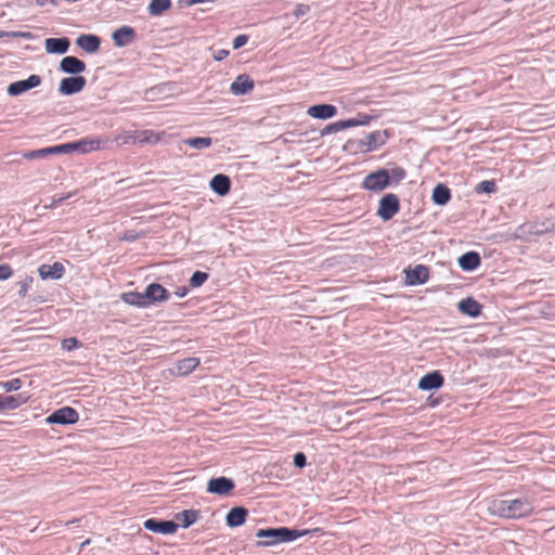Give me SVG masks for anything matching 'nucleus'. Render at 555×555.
Wrapping results in <instances>:
<instances>
[{
  "label": "nucleus",
  "mask_w": 555,
  "mask_h": 555,
  "mask_svg": "<svg viewBox=\"0 0 555 555\" xmlns=\"http://www.w3.org/2000/svg\"><path fill=\"white\" fill-rule=\"evenodd\" d=\"M534 509L533 499L521 496L516 499H495L489 502L488 512L507 519L530 516Z\"/></svg>",
  "instance_id": "nucleus-1"
},
{
  "label": "nucleus",
  "mask_w": 555,
  "mask_h": 555,
  "mask_svg": "<svg viewBox=\"0 0 555 555\" xmlns=\"http://www.w3.org/2000/svg\"><path fill=\"white\" fill-rule=\"evenodd\" d=\"M308 530L291 529L287 527L267 528L257 531V538H266L261 545L271 546L279 543L292 542L300 537L308 534Z\"/></svg>",
  "instance_id": "nucleus-2"
},
{
  "label": "nucleus",
  "mask_w": 555,
  "mask_h": 555,
  "mask_svg": "<svg viewBox=\"0 0 555 555\" xmlns=\"http://www.w3.org/2000/svg\"><path fill=\"white\" fill-rule=\"evenodd\" d=\"M101 146L100 140L81 139L74 142H68L60 145H54V155L56 154H69L74 152L89 153L99 150Z\"/></svg>",
  "instance_id": "nucleus-3"
},
{
  "label": "nucleus",
  "mask_w": 555,
  "mask_h": 555,
  "mask_svg": "<svg viewBox=\"0 0 555 555\" xmlns=\"http://www.w3.org/2000/svg\"><path fill=\"white\" fill-rule=\"evenodd\" d=\"M389 186L388 169H378L369 173L363 182L362 188L375 193L382 192Z\"/></svg>",
  "instance_id": "nucleus-4"
},
{
  "label": "nucleus",
  "mask_w": 555,
  "mask_h": 555,
  "mask_svg": "<svg viewBox=\"0 0 555 555\" xmlns=\"http://www.w3.org/2000/svg\"><path fill=\"white\" fill-rule=\"evenodd\" d=\"M399 197L393 193H388L379 199L376 214L384 221H388L399 211Z\"/></svg>",
  "instance_id": "nucleus-5"
},
{
  "label": "nucleus",
  "mask_w": 555,
  "mask_h": 555,
  "mask_svg": "<svg viewBox=\"0 0 555 555\" xmlns=\"http://www.w3.org/2000/svg\"><path fill=\"white\" fill-rule=\"evenodd\" d=\"M78 420L79 414L74 408L63 406L51 413L46 418V422L48 424L73 425L76 424Z\"/></svg>",
  "instance_id": "nucleus-6"
},
{
  "label": "nucleus",
  "mask_w": 555,
  "mask_h": 555,
  "mask_svg": "<svg viewBox=\"0 0 555 555\" xmlns=\"http://www.w3.org/2000/svg\"><path fill=\"white\" fill-rule=\"evenodd\" d=\"M143 527L155 533L172 534L178 530L179 524L175 520L149 518L143 522Z\"/></svg>",
  "instance_id": "nucleus-7"
},
{
  "label": "nucleus",
  "mask_w": 555,
  "mask_h": 555,
  "mask_svg": "<svg viewBox=\"0 0 555 555\" xmlns=\"http://www.w3.org/2000/svg\"><path fill=\"white\" fill-rule=\"evenodd\" d=\"M87 80L82 76H72L63 78L59 86V92L62 95H74L79 93L86 87Z\"/></svg>",
  "instance_id": "nucleus-8"
},
{
  "label": "nucleus",
  "mask_w": 555,
  "mask_h": 555,
  "mask_svg": "<svg viewBox=\"0 0 555 555\" xmlns=\"http://www.w3.org/2000/svg\"><path fill=\"white\" fill-rule=\"evenodd\" d=\"M41 81L42 79L39 75H30L27 79L10 83L8 87V93L11 96L21 95L22 93L40 86Z\"/></svg>",
  "instance_id": "nucleus-9"
},
{
  "label": "nucleus",
  "mask_w": 555,
  "mask_h": 555,
  "mask_svg": "<svg viewBox=\"0 0 555 555\" xmlns=\"http://www.w3.org/2000/svg\"><path fill=\"white\" fill-rule=\"evenodd\" d=\"M235 488V483L231 478L217 477L211 478L207 483V492L218 495H227Z\"/></svg>",
  "instance_id": "nucleus-10"
},
{
  "label": "nucleus",
  "mask_w": 555,
  "mask_h": 555,
  "mask_svg": "<svg viewBox=\"0 0 555 555\" xmlns=\"http://www.w3.org/2000/svg\"><path fill=\"white\" fill-rule=\"evenodd\" d=\"M169 296V292L158 283H151L145 288V298H147L149 306L167 301Z\"/></svg>",
  "instance_id": "nucleus-11"
},
{
  "label": "nucleus",
  "mask_w": 555,
  "mask_h": 555,
  "mask_svg": "<svg viewBox=\"0 0 555 555\" xmlns=\"http://www.w3.org/2000/svg\"><path fill=\"white\" fill-rule=\"evenodd\" d=\"M60 70L73 76H79L80 73L86 70V64L78 57L68 55L60 62Z\"/></svg>",
  "instance_id": "nucleus-12"
},
{
  "label": "nucleus",
  "mask_w": 555,
  "mask_h": 555,
  "mask_svg": "<svg viewBox=\"0 0 555 555\" xmlns=\"http://www.w3.org/2000/svg\"><path fill=\"white\" fill-rule=\"evenodd\" d=\"M444 378L439 371L425 374L418 382V388L424 391L439 389L443 386Z\"/></svg>",
  "instance_id": "nucleus-13"
},
{
  "label": "nucleus",
  "mask_w": 555,
  "mask_h": 555,
  "mask_svg": "<svg viewBox=\"0 0 555 555\" xmlns=\"http://www.w3.org/2000/svg\"><path fill=\"white\" fill-rule=\"evenodd\" d=\"M254 80L246 74L238 75L230 86V91L234 95H245L254 89Z\"/></svg>",
  "instance_id": "nucleus-14"
},
{
  "label": "nucleus",
  "mask_w": 555,
  "mask_h": 555,
  "mask_svg": "<svg viewBox=\"0 0 555 555\" xmlns=\"http://www.w3.org/2000/svg\"><path fill=\"white\" fill-rule=\"evenodd\" d=\"M65 273V267L61 262L53 264L43 263L38 268L41 280H60Z\"/></svg>",
  "instance_id": "nucleus-15"
},
{
  "label": "nucleus",
  "mask_w": 555,
  "mask_h": 555,
  "mask_svg": "<svg viewBox=\"0 0 555 555\" xmlns=\"http://www.w3.org/2000/svg\"><path fill=\"white\" fill-rule=\"evenodd\" d=\"M70 47V40L67 37L47 38L44 48L49 54H65Z\"/></svg>",
  "instance_id": "nucleus-16"
},
{
  "label": "nucleus",
  "mask_w": 555,
  "mask_h": 555,
  "mask_svg": "<svg viewBox=\"0 0 555 555\" xmlns=\"http://www.w3.org/2000/svg\"><path fill=\"white\" fill-rule=\"evenodd\" d=\"M134 38L135 30L130 26H121L117 28L112 35V39L115 46L119 48L130 44Z\"/></svg>",
  "instance_id": "nucleus-17"
},
{
  "label": "nucleus",
  "mask_w": 555,
  "mask_h": 555,
  "mask_svg": "<svg viewBox=\"0 0 555 555\" xmlns=\"http://www.w3.org/2000/svg\"><path fill=\"white\" fill-rule=\"evenodd\" d=\"M307 114L315 119H328L337 114V107L332 104H317L308 108Z\"/></svg>",
  "instance_id": "nucleus-18"
},
{
  "label": "nucleus",
  "mask_w": 555,
  "mask_h": 555,
  "mask_svg": "<svg viewBox=\"0 0 555 555\" xmlns=\"http://www.w3.org/2000/svg\"><path fill=\"white\" fill-rule=\"evenodd\" d=\"M385 143L383 133L380 131H373L369 133L363 140H360L358 147L361 152H371Z\"/></svg>",
  "instance_id": "nucleus-19"
},
{
  "label": "nucleus",
  "mask_w": 555,
  "mask_h": 555,
  "mask_svg": "<svg viewBox=\"0 0 555 555\" xmlns=\"http://www.w3.org/2000/svg\"><path fill=\"white\" fill-rule=\"evenodd\" d=\"M76 44L87 53H95L100 49L101 39L96 35L83 34L76 39Z\"/></svg>",
  "instance_id": "nucleus-20"
},
{
  "label": "nucleus",
  "mask_w": 555,
  "mask_h": 555,
  "mask_svg": "<svg viewBox=\"0 0 555 555\" xmlns=\"http://www.w3.org/2000/svg\"><path fill=\"white\" fill-rule=\"evenodd\" d=\"M457 309L465 315L477 318L481 314L482 306L473 297H466L459 301Z\"/></svg>",
  "instance_id": "nucleus-21"
},
{
  "label": "nucleus",
  "mask_w": 555,
  "mask_h": 555,
  "mask_svg": "<svg viewBox=\"0 0 555 555\" xmlns=\"http://www.w3.org/2000/svg\"><path fill=\"white\" fill-rule=\"evenodd\" d=\"M247 515H248V511L245 507H243V506L232 507L225 516V524L230 528L240 527L246 521Z\"/></svg>",
  "instance_id": "nucleus-22"
},
{
  "label": "nucleus",
  "mask_w": 555,
  "mask_h": 555,
  "mask_svg": "<svg viewBox=\"0 0 555 555\" xmlns=\"http://www.w3.org/2000/svg\"><path fill=\"white\" fill-rule=\"evenodd\" d=\"M210 189L219 196H225L231 190V180L227 175L218 173L209 182Z\"/></svg>",
  "instance_id": "nucleus-23"
},
{
  "label": "nucleus",
  "mask_w": 555,
  "mask_h": 555,
  "mask_svg": "<svg viewBox=\"0 0 555 555\" xmlns=\"http://www.w3.org/2000/svg\"><path fill=\"white\" fill-rule=\"evenodd\" d=\"M199 365V359L195 357L184 358L179 360L173 369L171 370L172 374L178 376H186L192 373Z\"/></svg>",
  "instance_id": "nucleus-24"
},
{
  "label": "nucleus",
  "mask_w": 555,
  "mask_h": 555,
  "mask_svg": "<svg viewBox=\"0 0 555 555\" xmlns=\"http://www.w3.org/2000/svg\"><path fill=\"white\" fill-rule=\"evenodd\" d=\"M457 262L463 271L472 272L481 264V258L477 251L470 250L463 254Z\"/></svg>",
  "instance_id": "nucleus-25"
},
{
  "label": "nucleus",
  "mask_w": 555,
  "mask_h": 555,
  "mask_svg": "<svg viewBox=\"0 0 555 555\" xmlns=\"http://www.w3.org/2000/svg\"><path fill=\"white\" fill-rule=\"evenodd\" d=\"M405 278L410 285L424 284L429 278L428 269L418 264L413 269L405 270Z\"/></svg>",
  "instance_id": "nucleus-26"
},
{
  "label": "nucleus",
  "mask_w": 555,
  "mask_h": 555,
  "mask_svg": "<svg viewBox=\"0 0 555 555\" xmlns=\"http://www.w3.org/2000/svg\"><path fill=\"white\" fill-rule=\"evenodd\" d=\"M29 397L25 393H16L13 396L1 397L0 396V412L7 410H15L26 403Z\"/></svg>",
  "instance_id": "nucleus-27"
},
{
  "label": "nucleus",
  "mask_w": 555,
  "mask_h": 555,
  "mask_svg": "<svg viewBox=\"0 0 555 555\" xmlns=\"http://www.w3.org/2000/svg\"><path fill=\"white\" fill-rule=\"evenodd\" d=\"M431 199L436 205H446L451 199L450 189L443 183L437 184L433 190Z\"/></svg>",
  "instance_id": "nucleus-28"
},
{
  "label": "nucleus",
  "mask_w": 555,
  "mask_h": 555,
  "mask_svg": "<svg viewBox=\"0 0 555 555\" xmlns=\"http://www.w3.org/2000/svg\"><path fill=\"white\" fill-rule=\"evenodd\" d=\"M121 299L124 302L135 306L139 308L149 307L147 298H145V291L143 293L139 292H127L121 295Z\"/></svg>",
  "instance_id": "nucleus-29"
},
{
  "label": "nucleus",
  "mask_w": 555,
  "mask_h": 555,
  "mask_svg": "<svg viewBox=\"0 0 555 555\" xmlns=\"http://www.w3.org/2000/svg\"><path fill=\"white\" fill-rule=\"evenodd\" d=\"M199 512L195 509H184L176 515V518L181 521L182 528H189L197 521Z\"/></svg>",
  "instance_id": "nucleus-30"
},
{
  "label": "nucleus",
  "mask_w": 555,
  "mask_h": 555,
  "mask_svg": "<svg viewBox=\"0 0 555 555\" xmlns=\"http://www.w3.org/2000/svg\"><path fill=\"white\" fill-rule=\"evenodd\" d=\"M182 144L189 145L196 150L208 149L212 144V139L210 137H195L188 138L181 141Z\"/></svg>",
  "instance_id": "nucleus-31"
},
{
  "label": "nucleus",
  "mask_w": 555,
  "mask_h": 555,
  "mask_svg": "<svg viewBox=\"0 0 555 555\" xmlns=\"http://www.w3.org/2000/svg\"><path fill=\"white\" fill-rule=\"evenodd\" d=\"M170 7V0H152L149 4V13L153 16H158Z\"/></svg>",
  "instance_id": "nucleus-32"
},
{
  "label": "nucleus",
  "mask_w": 555,
  "mask_h": 555,
  "mask_svg": "<svg viewBox=\"0 0 555 555\" xmlns=\"http://www.w3.org/2000/svg\"><path fill=\"white\" fill-rule=\"evenodd\" d=\"M49 155H54L53 146L28 151V152L23 153V157L25 159H38V158L47 157Z\"/></svg>",
  "instance_id": "nucleus-33"
},
{
  "label": "nucleus",
  "mask_w": 555,
  "mask_h": 555,
  "mask_svg": "<svg viewBox=\"0 0 555 555\" xmlns=\"http://www.w3.org/2000/svg\"><path fill=\"white\" fill-rule=\"evenodd\" d=\"M348 122H347V119L345 120H338V121H335V122H332L327 126H325L322 130H321V135H327V134H331V133H336L338 131H343L345 129H348Z\"/></svg>",
  "instance_id": "nucleus-34"
},
{
  "label": "nucleus",
  "mask_w": 555,
  "mask_h": 555,
  "mask_svg": "<svg viewBox=\"0 0 555 555\" xmlns=\"http://www.w3.org/2000/svg\"><path fill=\"white\" fill-rule=\"evenodd\" d=\"M389 185L398 184L406 177V171L402 167H393L388 170Z\"/></svg>",
  "instance_id": "nucleus-35"
},
{
  "label": "nucleus",
  "mask_w": 555,
  "mask_h": 555,
  "mask_svg": "<svg viewBox=\"0 0 555 555\" xmlns=\"http://www.w3.org/2000/svg\"><path fill=\"white\" fill-rule=\"evenodd\" d=\"M372 119H373V117L370 115L358 114L356 117L347 119V122H348V127L351 128V127H358V126H366L371 122Z\"/></svg>",
  "instance_id": "nucleus-36"
},
{
  "label": "nucleus",
  "mask_w": 555,
  "mask_h": 555,
  "mask_svg": "<svg viewBox=\"0 0 555 555\" xmlns=\"http://www.w3.org/2000/svg\"><path fill=\"white\" fill-rule=\"evenodd\" d=\"M208 276L206 272L195 271L189 281L190 286L193 288L202 286L208 280Z\"/></svg>",
  "instance_id": "nucleus-37"
},
{
  "label": "nucleus",
  "mask_w": 555,
  "mask_h": 555,
  "mask_svg": "<svg viewBox=\"0 0 555 555\" xmlns=\"http://www.w3.org/2000/svg\"><path fill=\"white\" fill-rule=\"evenodd\" d=\"M495 190H496V185L493 180H483V181L479 182L475 188V191L477 193H487V194L493 193V192H495Z\"/></svg>",
  "instance_id": "nucleus-38"
},
{
  "label": "nucleus",
  "mask_w": 555,
  "mask_h": 555,
  "mask_svg": "<svg viewBox=\"0 0 555 555\" xmlns=\"http://www.w3.org/2000/svg\"><path fill=\"white\" fill-rule=\"evenodd\" d=\"M23 382L20 378H13L7 382L0 383V388L5 392L16 391L22 388Z\"/></svg>",
  "instance_id": "nucleus-39"
},
{
  "label": "nucleus",
  "mask_w": 555,
  "mask_h": 555,
  "mask_svg": "<svg viewBox=\"0 0 555 555\" xmlns=\"http://www.w3.org/2000/svg\"><path fill=\"white\" fill-rule=\"evenodd\" d=\"M79 345V341L75 337L65 338L62 340V348L66 351H72L76 349Z\"/></svg>",
  "instance_id": "nucleus-40"
},
{
  "label": "nucleus",
  "mask_w": 555,
  "mask_h": 555,
  "mask_svg": "<svg viewBox=\"0 0 555 555\" xmlns=\"http://www.w3.org/2000/svg\"><path fill=\"white\" fill-rule=\"evenodd\" d=\"M293 464L297 468H304L306 466V464H307V457H306L305 453L297 452L294 455Z\"/></svg>",
  "instance_id": "nucleus-41"
},
{
  "label": "nucleus",
  "mask_w": 555,
  "mask_h": 555,
  "mask_svg": "<svg viewBox=\"0 0 555 555\" xmlns=\"http://www.w3.org/2000/svg\"><path fill=\"white\" fill-rule=\"evenodd\" d=\"M13 274V270L10 264L2 263L0 264V281H5L10 279Z\"/></svg>",
  "instance_id": "nucleus-42"
},
{
  "label": "nucleus",
  "mask_w": 555,
  "mask_h": 555,
  "mask_svg": "<svg viewBox=\"0 0 555 555\" xmlns=\"http://www.w3.org/2000/svg\"><path fill=\"white\" fill-rule=\"evenodd\" d=\"M33 281H34L33 278L29 276L26 280L18 283V285H20L18 295L21 297H25L27 295Z\"/></svg>",
  "instance_id": "nucleus-43"
},
{
  "label": "nucleus",
  "mask_w": 555,
  "mask_h": 555,
  "mask_svg": "<svg viewBox=\"0 0 555 555\" xmlns=\"http://www.w3.org/2000/svg\"><path fill=\"white\" fill-rule=\"evenodd\" d=\"M248 41L247 35H238L233 39L232 46L234 50H237L242 47H244Z\"/></svg>",
  "instance_id": "nucleus-44"
},
{
  "label": "nucleus",
  "mask_w": 555,
  "mask_h": 555,
  "mask_svg": "<svg viewBox=\"0 0 555 555\" xmlns=\"http://www.w3.org/2000/svg\"><path fill=\"white\" fill-rule=\"evenodd\" d=\"M310 12V7L308 4L299 3L296 5L294 11V15L296 18H299Z\"/></svg>",
  "instance_id": "nucleus-45"
},
{
  "label": "nucleus",
  "mask_w": 555,
  "mask_h": 555,
  "mask_svg": "<svg viewBox=\"0 0 555 555\" xmlns=\"http://www.w3.org/2000/svg\"><path fill=\"white\" fill-rule=\"evenodd\" d=\"M1 36H10V37H13V38L33 39V34L28 33V31L2 33Z\"/></svg>",
  "instance_id": "nucleus-46"
},
{
  "label": "nucleus",
  "mask_w": 555,
  "mask_h": 555,
  "mask_svg": "<svg viewBox=\"0 0 555 555\" xmlns=\"http://www.w3.org/2000/svg\"><path fill=\"white\" fill-rule=\"evenodd\" d=\"M229 55V51L228 50H224V49H219L215 52L214 54V59L216 61H222L223 59H225L227 56Z\"/></svg>",
  "instance_id": "nucleus-47"
},
{
  "label": "nucleus",
  "mask_w": 555,
  "mask_h": 555,
  "mask_svg": "<svg viewBox=\"0 0 555 555\" xmlns=\"http://www.w3.org/2000/svg\"><path fill=\"white\" fill-rule=\"evenodd\" d=\"M60 0H36V4L39 7H44L47 4H51L53 7H56L59 4Z\"/></svg>",
  "instance_id": "nucleus-48"
},
{
  "label": "nucleus",
  "mask_w": 555,
  "mask_h": 555,
  "mask_svg": "<svg viewBox=\"0 0 555 555\" xmlns=\"http://www.w3.org/2000/svg\"><path fill=\"white\" fill-rule=\"evenodd\" d=\"M189 288L186 286L178 287L175 292L176 296L179 298H183L188 295Z\"/></svg>",
  "instance_id": "nucleus-49"
},
{
  "label": "nucleus",
  "mask_w": 555,
  "mask_h": 555,
  "mask_svg": "<svg viewBox=\"0 0 555 555\" xmlns=\"http://www.w3.org/2000/svg\"><path fill=\"white\" fill-rule=\"evenodd\" d=\"M70 197V194H67L65 196H61V197H57V198H53L52 203L50 204V207H54L59 204H61L62 202H64L65 199L69 198Z\"/></svg>",
  "instance_id": "nucleus-50"
},
{
  "label": "nucleus",
  "mask_w": 555,
  "mask_h": 555,
  "mask_svg": "<svg viewBox=\"0 0 555 555\" xmlns=\"http://www.w3.org/2000/svg\"><path fill=\"white\" fill-rule=\"evenodd\" d=\"M216 0H185L186 4L193 5L196 3L215 2Z\"/></svg>",
  "instance_id": "nucleus-51"
},
{
  "label": "nucleus",
  "mask_w": 555,
  "mask_h": 555,
  "mask_svg": "<svg viewBox=\"0 0 555 555\" xmlns=\"http://www.w3.org/2000/svg\"><path fill=\"white\" fill-rule=\"evenodd\" d=\"M89 543H90V540H89V539H88V540H86V541H83V542L80 544L79 550H80V551H81V550H83L85 547H87V545H88Z\"/></svg>",
  "instance_id": "nucleus-52"
}]
</instances>
